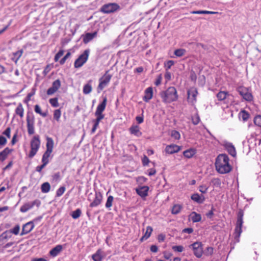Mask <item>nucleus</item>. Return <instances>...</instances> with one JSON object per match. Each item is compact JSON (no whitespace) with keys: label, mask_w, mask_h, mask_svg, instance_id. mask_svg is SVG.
Listing matches in <instances>:
<instances>
[{"label":"nucleus","mask_w":261,"mask_h":261,"mask_svg":"<svg viewBox=\"0 0 261 261\" xmlns=\"http://www.w3.org/2000/svg\"><path fill=\"white\" fill-rule=\"evenodd\" d=\"M162 80V75L161 74H159L155 80V82H154V84L156 86H159L161 84Z\"/></svg>","instance_id":"bf43d9fd"},{"label":"nucleus","mask_w":261,"mask_h":261,"mask_svg":"<svg viewBox=\"0 0 261 261\" xmlns=\"http://www.w3.org/2000/svg\"><path fill=\"white\" fill-rule=\"evenodd\" d=\"M199 190L202 193H206L207 190V188L205 186H200L199 187Z\"/></svg>","instance_id":"338daca9"},{"label":"nucleus","mask_w":261,"mask_h":261,"mask_svg":"<svg viewBox=\"0 0 261 261\" xmlns=\"http://www.w3.org/2000/svg\"><path fill=\"white\" fill-rule=\"evenodd\" d=\"M171 136L176 140H179L180 138V135L179 133L175 130H172L171 133Z\"/></svg>","instance_id":"de8ad7c7"},{"label":"nucleus","mask_w":261,"mask_h":261,"mask_svg":"<svg viewBox=\"0 0 261 261\" xmlns=\"http://www.w3.org/2000/svg\"><path fill=\"white\" fill-rule=\"evenodd\" d=\"M102 199V196L101 193L100 192H96L95 194V198L93 202H92L90 204V206L91 207H96L99 205Z\"/></svg>","instance_id":"6ab92c4d"},{"label":"nucleus","mask_w":261,"mask_h":261,"mask_svg":"<svg viewBox=\"0 0 261 261\" xmlns=\"http://www.w3.org/2000/svg\"><path fill=\"white\" fill-rule=\"evenodd\" d=\"M241 117L243 119V120L245 121L247 120L249 117V114L246 112L245 111H242L241 113Z\"/></svg>","instance_id":"603ef678"},{"label":"nucleus","mask_w":261,"mask_h":261,"mask_svg":"<svg viewBox=\"0 0 261 261\" xmlns=\"http://www.w3.org/2000/svg\"><path fill=\"white\" fill-rule=\"evenodd\" d=\"M205 47V48L204 49L205 50H206L208 53L214 51V53L216 54L215 49L212 46L206 45Z\"/></svg>","instance_id":"052dcab7"},{"label":"nucleus","mask_w":261,"mask_h":261,"mask_svg":"<svg viewBox=\"0 0 261 261\" xmlns=\"http://www.w3.org/2000/svg\"><path fill=\"white\" fill-rule=\"evenodd\" d=\"M165 78L167 81H169L171 79V74L169 71H167V70L165 74Z\"/></svg>","instance_id":"774afa93"},{"label":"nucleus","mask_w":261,"mask_h":261,"mask_svg":"<svg viewBox=\"0 0 261 261\" xmlns=\"http://www.w3.org/2000/svg\"><path fill=\"white\" fill-rule=\"evenodd\" d=\"M3 135H6L8 138H10L11 134V128L10 127H7L6 130L3 132Z\"/></svg>","instance_id":"0e129e2a"},{"label":"nucleus","mask_w":261,"mask_h":261,"mask_svg":"<svg viewBox=\"0 0 261 261\" xmlns=\"http://www.w3.org/2000/svg\"><path fill=\"white\" fill-rule=\"evenodd\" d=\"M129 130L132 135H134L136 137H139L142 136V132L140 130V127L138 125H133L129 128Z\"/></svg>","instance_id":"412c9836"},{"label":"nucleus","mask_w":261,"mask_h":261,"mask_svg":"<svg viewBox=\"0 0 261 261\" xmlns=\"http://www.w3.org/2000/svg\"><path fill=\"white\" fill-rule=\"evenodd\" d=\"M107 101V98L105 97L103 98L102 102L97 106L95 112V115L96 116V118L93 120L94 124L91 129V134H94L95 132L99 126L100 121L104 118V115L102 114V112L106 109Z\"/></svg>","instance_id":"f03ea898"},{"label":"nucleus","mask_w":261,"mask_h":261,"mask_svg":"<svg viewBox=\"0 0 261 261\" xmlns=\"http://www.w3.org/2000/svg\"><path fill=\"white\" fill-rule=\"evenodd\" d=\"M243 216L244 212L243 210H240L238 213L237 221L234 230V238L237 242H239V238L242 232V227L243 223Z\"/></svg>","instance_id":"20e7f679"},{"label":"nucleus","mask_w":261,"mask_h":261,"mask_svg":"<svg viewBox=\"0 0 261 261\" xmlns=\"http://www.w3.org/2000/svg\"><path fill=\"white\" fill-rule=\"evenodd\" d=\"M81 214L82 212L80 208H77L74 211H73L71 215L73 219H76L81 216Z\"/></svg>","instance_id":"ea45409f"},{"label":"nucleus","mask_w":261,"mask_h":261,"mask_svg":"<svg viewBox=\"0 0 261 261\" xmlns=\"http://www.w3.org/2000/svg\"><path fill=\"white\" fill-rule=\"evenodd\" d=\"M46 141H47V142H46V151L51 153L53 152V148H54V140L51 138L47 137L46 138Z\"/></svg>","instance_id":"cd10ccee"},{"label":"nucleus","mask_w":261,"mask_h":261,"mask_svg":"<svg viewBox=\"0 0 261 261\" xmlns=\"http://www.w3.org/2000/svg\"><path fill=\"white\" fill-rule=\"evenodd\" d=\"M152 231V228L150 226H147L144 235L140 239L141 242L147 240L151 235Z\"/></svg>","instance_id":"7c9ffc66"},{"label":"nucleus","mask_w":261,"mask_h":261,"mask_svg":"<svg viewBox=\"0 0 261 261\" xmlns=\"http://www.w3.org/2000/svg\"><path fill=\"white\" fill-rule=\"evenodd\" d=\"M182 207V206L180 204L174 205L172 208V214L174 215L178 214L180 212Z\"/></svg>","instance_id":"e433bc0d"},{"label":"nucleus","mask_w":261,"mask_h":261,"mask_svg":"<svg viewBox=\"0 0 261 261\" xmlns=\"http://www.w3.org/2000/svg\"><path fill=\"white\" fill-rule=\"evenodd\" d=\"M227 95V93L225 91H220L217 94V97L219 100L225 99Z\"/></svg>","instance_id":"79ce46f5"},{"label":"nucleus","mask_w":261,"mask_h":261,"mask_svg":"<svg viewBox=\"0 0 261 261\" xmlns=\"http://www.w3.org/2000/svg\"><path fill=\"white\" fill-rule=\"evenodd\" d=\"M142 161L143 166H146L149 163V160L146 155H144L142 159Z\"/></svg>","instance_id":"680f3d73"},{"label":"nucleus","mask_w":261,"mask_h":261,"mask_svg":"<svg viewBox=\"0 0 261 261\" xmlns=\"http://www.w3.org/2000/svg\"><path fill=\"white\" fill-rule=\"evenodd\" d=\"M49 102L52 107L56 108L59 106L58 99L57 97L50 98Z\"/></svg>","instance_id":"a18cd8bd"},{"label":"nucleus","mask_w":261,"mask_h":261,"mask_svg":"<svg viewBox=\"0 0 261 261\" xmlns=\"http://www.w3.org/2000/svg\"><path fill=\"white\" fill-rule=\"evenodd\" d=\"M35 117L33 113L27 114V126L29 135H32L35 133Z\"/></svg>","instance_id":"9d476101"},{"label":"nucleus","mask_w":261,"mask_h":261,"mask_svg":"<svg viewBox=\"0 0 261 261\" xmlns=\"http://www.w3.org/2000/svg\"><path fill=\"white\" fill-rule=\"evenodd\" d=\"M174 64V62L172 60H169L165 64V66L167 67V70L170 69L172 65Z\"/></svg>","instance_id":"69168bd1"},{"label":"nucleus","mask_w":261,"mask_h":261,"mask_svg":"<svg viewBox=\"0 0 261 261\" xmlns=\"http://www.w3.org/2000/svg\"><path fill=\"white\" fill-rule=\"evenodd\" d=\"M34 228V224H33V221H30L25 223L22 226V229L20 235L23 236L29 233L33 230Z\"/></svg>","instance_id":"dca6fc26"},{"label":"nucleus","mask_w":261,"mask_h":261,"mask_svg":"<svg viewBox=\"0 0 261 261\" xmlns=\"http://www.w3.org/2000/svg\"><path fill=\"white\" fill-rule=\"evenodd\" d=\"M61 81L58 79L55 80L52 84V86L47 91L48 95H52L56 93L61 87Z\"/></svg>","instance_id":"ddd939ff"},{"label":"nucleus","mask_w":261,"mask_h":261,"mask_svg":"<svg viewBox=\"0 0 261 261\" xmlns=\"http://www.w3.org/2000/svg\"><path fill=\"white\" fill-rule=\"evenodd\" d=\"M40 145V141L39 136H35L31 141V150L29 156L31 158L35 156L37 152Z\"/></svg>","instance_id":"423d86ee"},{"label":"nucleus","mask_w":261,"mask_h":261,"mask_svg":"<svg viewBox=\"0 0 261 261\" xmlns=\"http://www.w3.org/2000/svg\"><path fill=\"white\" fill-rule=\"evenodd\" d=\"M41 189L42 193H48L50 189V184L47 182H44L41 185Z\"/></svg>","instance_id":"f704fd0d"},{"label":"nucleus","mask_w":261,"mask_h":261,"mask_svg":"<svg viewBox=\"0 0 261 261\" xmlns=\"http://www.w3.org/2000/svg\"><path fill=\"white\" fill-rule=\"evenodd\" d=\"M189 247H192L194 255L198 258L202 256L203 253L202 244L201 242H196L190 245Z\"/></svg>","instance_id":"9b49d317"},{"label":"nucleus","mask_w":261,"mask_h":261,"mask_svg":"<svg viewBox=\"0 0 261 261\" xmlns=\"http://www.w3.org/2000/svg\"><path fill=\"white\" fill-rule=\"evenodd\" d=\"M149 189L147 186H139L136 189V192L142 198L144 199L148 195Z\"/></svg>","instance_id":"2eb2a0df"},{"label":"nucleus","mask_w":261,"mask_h":261,"mask_svg":"<svg viewBox=\"0 0 261 261\" xmlns=\"http://www.w3.org/2000/svg\"><path fill=\"white\" fill-rule=\"evenodd\" d=\"M15 113L17 115H19L20 118H22L23 117L24 109L21 103H19L18 105V106L15 109Z\"/></svg>","instance_id":"2f4dec72"},{"label":"nucleus","mask_w":261,"mask_h":261,"mask_svg":"<svg viewBox=\"0 0 261 261\" xmlns=\"http://www.w3.org/2000/svg\"><path fill=\"white\" fill-rule=\"evenodd\" d=\"M34 111L36 113L39 114V115H40L41 116H42L43 117H45L47 116V113L46 112H42L41 111V108L38 105H36L35 106Z\"/></svg>","instance_id":"4c0bfd02"},{"label":"nucleus","mask_w":261,"mask_h":261,"mask_svg":"<svg viewBox=\"0 0 261 261\" xmlns=\"http://www.w3.org/2000/svg\"><path fill=\"white\" fill-rule=\"evenodd\" d=\"M64 50H60L59 52L55 55L54 60L55 62H57L59 59L63 55Z\"/></svg>","instance_id":"864d4df0"},{"label":"nucleus","mask_w":261,"mask_h":261,"mask_svg":"<svg viewBox=\"0 0 261 261\" xmlns=\"http://www.w3.org/2000/svg\"><path fill=\"white\" fill-rule=\"evenodd\" d=\"M23 52V50L20 49V50H19L13 54V57H12V60H13V61H14L15 62V63H17V62L18 61V60L21 57Z\"/></svg>","instance_id":"72a5a7b5"},{"label":"nucleus","mask_w":261,"mask_h":261,"mask_svg":"<svg viewBox=\"0 0 261 261\" xmlns=\"http://www.w3.org/2000/svg\"><path fill=\"white\" fill-rule=\"evenodd\" d=\"M119 10L120 6L115 3L105 4L100 8V11L105 14L114 13Z\"/></svg>","instance_id":"39448f33"},{"label":"nucleus","mask_w":261,"mask_h":261,"mask_svg":"<svg viewBox=\"0 0 261 261\" xmlns=\"http://www.w3.org/2000/svg\"><path fill=\"white\" fill-rule=\"evenodd\" d=\"M12 151V149H9L8 147L5 148L2 151L0 152V161H4L6 160L7 155Z\"/></svg>","instance_id":"c756f323"},{"label":"nucleus","mask_w":261,"mask_h":261,"mask_svg":"<svg viewBox=\"0 0 261 261\" xmlns=\"http://www.w3.org/2000/svg\"><path fill=\"white\" fill-rule=\"evenodd\" d=\"M11 237V236L10 234V232H8L7 231L2 233L0 236V245H4Z\"/></svg>","instance_id":"393cba45"},{"label":"nucleus","mask_w":261,"mask_h":261,"mask_svg":"<svg viewBox=\"0 0 261 261\" xmlns=\"http://www.w3.org/2000/svg\"><path fill=\"white\" fill-rule=\"evenodd\" d=\"M7 139L3 136H0V149L7 143Z\"/></svg>","instance_id":"6e6d98bb"},{"label":"nucleus","mask_w":261,"mask_h":261,"mask_svg":"<svg viewBox=\"0 0 261 261\" xmlns=\"http://www.w3.org/2000/svg\"><path fill=\"white\" fill-rule=\"evenodd\" d=\"M212 182L215 186L219 187L221 185V181L219 178H214L212 179Z\"/></svg>","instance_id":"e2e57ef3"},{"label":"nucleus","mask_w":261,"mask_h":261,"mask_svg":"<svg viewBox=\"0 0 261 261\" xmlns=\"http://www.w3.org/2000/svg\"><path fill=\"white\" fill-rule=\"evenodd\" d=\"M61 116V111L60 109H57L54 111V118L57 121H59Z\"/></svg>","instance_id":"c03bdc74"},{"label":"nucleus","mask_w":261,"mask_h":261,"mask_svg":"<svg viewBox=\"0 0 261 261\" xmlns=\"http://www.w3.org/2000/svg\"><path fill=\"white\" fill-rule=\"evenodd\" d=\"M112 75L107 71L106 73L99 79V83L97 87V92L100 93L105 87H106L110 82Z\"/></svg>","instance_id":"6e6552de"},{"label":"nucleus","mask_w":261,"mask_h":261,"mask_svg":"<svg viewBox=\"0 0 261 261\" xmlns=\"http://www.w3.org/2000/svg\"><path fill=\"white\" fill-rule=\"evenodd\" d=\"M153 89L152 87L147 88L145 91V95L143 97V100L148 102L152 97Z\"/></svg>","instance_id":"b1692460"},{"label":"nucleus","mask_w":261,"mask_h":261,"mask_svg":"<svg viewBox=\"0 0 261 261\" xmlns=\"http://www.w3.org/2000/svg\"><path fill=\"white\" fill-rule=\"evenodd\" d=\"M237 91L244 100L248 101H251L253 100V95L248 88L240 86L237 88Z\"/></svg>","instance_id":"1a4fd4ad"},{"label":"nucleus","mask_w":261,"mask_h":261,"mask_svg":"<svg viewBox=\"0 0 261 261\" xmlns=\"http://www.w3.org/2000/svg\"><path fill=\"white\" fill-rule=\"evenodd\" d=\"M224 146L231 155L232 156L236 155V150L232 143L226 142L224 144Z\"/></svg>","instance_id":"aec40b11"},{"label":"nucleus","mask_w":261,"mask_h":261,"mask_svg":"<svg viewBox=\"0 0 261 261\" xmlns=\"http://www.w3.org/2000/svg\"><path fill=\"white\" fill-rule=\"evenodd\" d=\"M186 52V51L185 49H177L174 50V55L177 57H180L184 56Z\"/></svg>","instance_id":"a19ab883"},{"label":"nucleus","mask_w":261,"mask_h":261,"mask_svg":"<svg viewBox=\"0 0 261 261\" xmlns=\"http://www.w3.org/2000/svg\"><path fill=\"white\" fill-rule=\"evenodd\" d=\"M218 12H214V11H209L206 10H202V11H193L191 12L192 14H216Z\"/></svg>","instance_id":"58836bf2"},{"label":"nucleus","mask_w":261,"mask_h":261,"mask_svg":"<svg viewBox=\"0 0 261 261\" xmlns=\"http://www.w3.org/2000/svg\"><path fill=\"white\" fill-rule=\"evenodd\" d=\"M213 248L212 247H208L206 248V249L205 251V254L206 255H210L213 253Z\"/></svg>","instance_id":"13d9d810"},{"label":"nucleus","mask_w":261,"mask_h":261,"mask_svg":"<svg viewBox=\"0 0 261 261\" xmlns=\"http://www.w3.org/2000/svg\"><path fill=\"white\" fill-rule=\"evenodd\" d=\"M197 94L198 92L196 88H190L188 91V100L189 102L192 105L194 104L196 101Z\"/></svg>","instance_id":"4468645a"},{"label":"nucleus","mask_w":261,"mask_h":261,"mask_svg":"<svg viewBox=\"0 0 261 261\" xmlns=\"http://www.w3.org/2000/svg\"><path fill=\"white\" fill-rule=\"evenodd\" d=\"M228 156L224 154H219L216 160L215 166L217 171L221 174L229 173L232 169L229 164Z\"/></svg>","instance_id":"f257e3e1"},{"label":"nucleus","mask_w":261,"mask_h":261,"mask_svg":"<svg viewBox=\"0 0 261 261\" xmlns=\"http://www.w3.org/2000/svg\"><path fill=\"white\" fill-rule=\"evenodd\" d=\"M190 219L193 222H200L201 220V216L199 214L193 212L191 213L189 216Z\"/></svg>","instance_id":"c85d7f7f"},{"label":"nucleus","mask_w":261,"mask_h":261,"mask_svg":"<svg viewBox=\"0 0 261 261\" xmlns=\"http://www.w3.org/2000/svg\"><path fill=\"white\" fill-rule=\"evenodd\" d=\"M196 153V150L194 148H189L183 152L184 156L187 159L192 158Z\"/></svg>","instance_id":"bb28decb"},{"label":"nucleus","mask_w":261,"mask_h":261,"mask_svg":"<svg viewBox=\"0 0 261 261\" xmlns=\"http://www.w3.org/2000/svg\"><path fill=\"white\" fill-rule=\"evenodd\" d=\"M90 51L89 49H86L82 54L74 63V66L75 68L81 67L88 60L89 56Z\"/></svg>","instance_id":"0eeeda50"},{"label":"nucleus","mask_w":261,"mask_h":261,"mask_svg":"<svg viewBox=\"0 0 261 261\" xmlns=\"http://www.w3.org/2000/svg\"><path fill=\"white\" fill-rule=\"evenodd\" d=\"M114 200L113 196L110 195L108 197L107 202L106 203V207L107 208H110L112 206L113 201Z\"/></svg>","instance_id":"37998d69"},{"label":"nucleus","mask_w":261,"mask_h":261,"mask_svg":"<svg viewBox=\"0 0 261 261\" xmlns=\"http://www.w3.org/2000/svg\"><path fill=\"white\" fill-rule=\"evenodd\" d=\"M160 95L162 101L165 103H170L178 99L177 90L174 87H169L166 90L161 91Z\"/></svg>","instance_id":"7ed1b4c3"},{"label":"nucleus","mask_w":261,"mask_h":261,"mask_svg":"<svg viewBox=\"0 0 261 261\" xmlns=\"http://www.w3.org/2000/svg\"><path fill=\"white\" fill-rule=\"evenodd\" d=\"M172 249L175 251L181 252L184 250V247L181 245L173 246L172 247Z\"/></svg>","instance_id":"4d7b16f0"},{"label":"nucleus","mask_w":261,"mask_h":261,"mask_svg":"<svg viewBox=\"0 0 261 261\" xmlns=\"http://www.w3.org/2000/svg\"><path fill=\"white\" fill-rule=\"evenodd\" d=\"M181 147L175 144H171L167 145L165 148V151L166 153L171 154L174 153H176L180 151Z\"/></svg>","instance_id":"f3484780"},{"label":"nucleus","mask_w":261,"mask_h":261,"mask_svg":"<svg viewBox=\"0 0 261 261\" xmlns=\"http://www.w3.org/2000/svg\"><path fill=\"white\" fill-rule=\"evenodd\" d=\"M51 153L50 152L45 151V152L43 154L42 158V162L43 163H44L46 165L48 163V162H49L48 158L50 156Z\"/></svg>","instance_id":"c9c22d12"},{"label":"nucleus","mask_w":261,"mask_h":261,"mask_svg":"<svg viewBox=\"0 0 261 261\" xmlns=\"http://www.w3.org/2000/svg\"><path fill=\"white\" fill-rule=\"evenodd\" d=\"M63 250V246L61 245H58L49 251V254L53 257L57 256Z\"/></svg>","instance_id":"5701e85b"},{"label":"nucleus","mask_w":261,"mask_h":261,"mask_svg":"<svg viewBox=\"0 0 261 261\" xmlns=\"http://www.w3.org/2000/svg\"><path fill=\"white\" fill-rule=\"evenodd\" d=\"M71 56L70 52H68L66 55L60 61V64L63 65L66 62V60Z\"/></svg>","instance_id":"5fc2aeb1"},{"label":"nucleus","mask_w":261,"mask_h":261,"mask_svg":"<svg viewBox=\"0 0 261 261\" xmlns=\"http://www.w3.org/2000/svg\"><path fill=\"white\" fill-rule=\"evenodd\" d=\"M66 188L65 187L62 186L60 187L56 191V196L60 197L61 196L63 193L65 192Z\"/></svg>","instance_id":"49530a36"},{"label":"nucleus","mask_w":261,"mask_h":261,"mask_svg":"<svg viewBox=\"0 0 261 261\" xmlns=\"http://www.w3.org/2000/svg\"><path fill=\"white\" fill-rule=\"evenodd\" d=\"M97 34V31H95L94 32L91 33H87L85 34L84 39L83 41L85 43H87L89 42L90 41H91L94 38L96 37Z\"/></svg>","instance_id":"a878e982"},{"label":"nucleus","mask_w":261,"mask_h":261,"mask_svg":"<svg viewBox=\"0 0 261 261\" xmlns=\"http://www.w3.org/2000/svg\"><path fill=\"white\" fill-rule=\"evenodd\" d=\"M200 120V117L197 114L192 117V123L194 125H197L199 122Z\"/></svg>","instance_id":"8fccbe9b"},{"label":"nucleus","mask_w":261,"mask_h":261,"mask_svg":"<svg viewBox=\"0 0 261 261\" xmlns=\"http://www.w3.org/2000/svg\"><path fill=\"white\" fill-rule=\"evenodd\" d=\"M254 122L255 125L261 127V116L258 115L256 116L254 118Z\"/></svg>","instance_id":"3c124183"},{"label":"nucleus","mask_w":261,"mask_h":261,"mask_svg":"<svg viewBox=\"0 0 261 261\" xmlns=\"http://www.w3.org/2000/svg\"><path fill=\"white\" fill-rule=\"evenodd\" d=\"M41 204L40 200L36 199L33 201L24 203L20 208V211L22 213H25L32 208L34 206L39 207Z\"/></svg>","instance_id":"f8f14e48"},{"label":"nucleus","mask_w":261,"mask_h":261,"mask_svg":"<svg viewBox=\"0 0 261 261\" xmlns=\"http://www.w3.org/2000/svg\"><path fill=\"white\" fill-rule=\"evenodd\" d=\"M91 82L92 80H89L88 83L84 85L83 87V93L85 94H89L92 91V86L91 85Z\"/></svg>","instance_id":"473e14b6"},{"label":"nucleus","mask_w":261,"mask_h":261,"mask_svg":"<svg viewBox=\"0 0 261 261\" xmlns=\"http://www.w3.org/2000/svg\"><path fill=\"white\" fill-rule=\"evenodd\" d=\"M19 230L20 227L18 225H17L13 229H10L8 232H10V234H11V233H13L15 235H17L19 233Z\"/></svg>","instance_id":"09e8293b"},{"label":"nucleus","mask_w":261,"mask_h":261,"mask_svg":"<svg viewBox=\"0 0 261 261\" xmlns=\"http://www.w3.org/2000/svg\"><path fill=\"white\" fill-rule=\"evenodd\" d=\"M106 255L103 251L98 249L96 252L92 255L93 261H102Z\"/></svg>","instance_id":"a211bd4d"},{"label":"nucleus","mask_w":261,"mask_h":261,"mask_svg":"<svg viewBox=\"0 0 261 261\" xmlns=\"http://www.w3.org/2000/svg\"><path fill=\"white\" fill-rule=\"evenodd\" d=\"M191 198L197 203H202L205 200L204 196L203 195H199L198 193H194L191 196Z\"/></svg>","instance_id":"4be33fe9"}]
</instances>
